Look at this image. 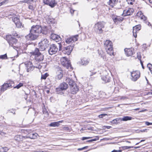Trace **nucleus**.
I'll use <instances>...</instances> for the list:
<instances>
[{
	"instance_id": "obj_25",
	"label": "nucleus",
	"mask_w": 152,
	"mask_h": 152,
	"mask_svg": "<svg viewBox=\"0 0 152 152\" xmlns=\"http://www.w3.org/2000/svg\"><path fill=\"white\" fill-rule=\"evenodd\" d=\"M102 78V80L106 83L110 82L111 79V77L108 75L103 76Z\"/></svg>"
},
{
	"instance_id": "obj_8",
	"label": "nucleus",
	"mask_w": 152,
	"mask_h": 152,
	"mask_svg": "<svg viewBox=\"0 0 152 152\" xmlns=\"http://www.w3.org/2000/svg\"><path fill=\"white\" fill-rule=\"evenodd\" d=\"M131 79L134 81H135L140 77V73L138 71H133L131 72Z\"/></svg>"
},
{
	"instance_id": "obj_61",
	"label": "nucleus",
	"mask_w": 152,
	"mask_h": 152,
	"mask_svg": "<svg viewBox=\"0 0 152 152\" xmlns=\"http://www.w3.org/2000/svg\"><path fill=\"white\" fill-rule=\"evenodd\" d=\"M23 132H24L26 134L28 132V131L27 130H23Z\"/></svg>"
},
{
	"instance_id": "obj_9",
	"label": "nucleus",
	"mask_w": 152,
	"mask_h": 152,
	"mask_svg": "<svg viewBox=\"0 0 152 152\" xmlns=\"http://www.w3.org/2000/svg\"><path fill=\"white\" fill-rule=\"evenodd\" d=\"M38 36L37 35L30 30L29 34L26 36V39L28 40H33L37 39Z\"/></svg>"
},
{
	"instance_id": "obj_17",
	"label": "nucleus",
	"mask_w": 152,
	"mask_h": 152,
	"mask_svg": "<svg viewBox=\"0 0 152 152\" xmlns=\"http://www.w3.org/2000/svg\"><path fill=\"white\" fill-rule=\"evenodd\" d=\"M134 11V10L132 8H129L127 10H124L122 15L124 16L131 15L133 13Z\"/></svg>"
},
{
	"instance_id": "obj_39",
	"label": "nucleus",
	"mask_w": 152,
	"mask_h": 152,
	"mask_svg": "<svg viewBox=\"0 0 152 152\" xmlns=\"http://www.w3.org/2000/svg\"><path fill=\"white\" fill-rule=\"evenodd\" d=\"M48 74L47 73H46L44 75H42L41 79H45L46 77L48 76Z\"/></svg>"
},
{
	"instance_id": "obj_15",
	"label": "nucleus",
	"mask_w": 152,
	"mask_h": 152,
	"mask_svg": "<svg viewBox=\"0 0 152 152\" xmlns=\"http://www.w3.org/2000/svg\"><path fill=\"white\" fill-rule=\"evenodd\" d=\"M26 66V68L27 71L28 72L33 70L34 67H33L31 62L29 61L26 62L25 63Z\"/></svg>"
},
{
	"instance_id": "obj_50",
	"label": "nucleus",
	"mask_w": 152,
	"mask_h": 152,
	"mask_svg": "<svg viewBox=\"0 0 152 152\" xmlns=\"http://www.w3.org/2000/svg\"><path fill=\"white\" fill-rule=\"evenodd\" d=\"M2 149L4 150L3 152H6L8 150V148L7 147H6L2 148Z\"/></svg>"
},
{
	"instance_id": "obj_35",
	"label": "nucleus",
	"mask_w": 152,
	"mask_h": 152,
	"mask_svg": "<svg viewBox=\"0 0 152 152\" xmlns=\"http://www.w3.org/2000/svg\"><path fill=\"white\" fill-rule=\"evenodd\" d=\"M62 130L65 131L69 132L71 130V129L67 126H64L62 128Z\"/></svg>"
},
{
	"instance_id": "obj_34",
	"label": "nucleus",
	"mask_w": 152,
	"mask_h": 152,
	"mask_svg": "<svg viewBox=\"0 0 152 152\" xmlns=\"http://www.w3.org/2000/svg\"><path fill=\"white\" fill-rule=\"evenodd\" d=\"M120 118H117L111 121L110 122L113 124H118V121L120 120Z\"/></svg>"
},
{
	"instance_id": "obj_26",
	"label": "nucleus",
	"mask_w": 152,
	"mask_h": 152,
	"mask_svg": "<svg viewBox=\"0 0 152 152\" xmlns=\"http://www.w3.org/2000/svg\"><path fill=\"white\" fill-rule=\"evenodd\" d=\"M34 1V0H24L20 1V3L23 4V3H26L28 4H31Z\"/></svg>"
},
{
	"instance_id": "obj_20",
	"label": "nucleus",
	"mask_w": 152,
	"mask_h": 152,
	"mask_svg": "<svg viewBox=\"0 0 152 152\" xmlns=\"http://www.w3.org/2000/svg\"><path fill=\"white\" fill-rule=\"evenodd\" d=\"M137 16L144 21H145L147 19V17L143 15L142 12L141 11L138 12L137 13Z\"/></svg>"
},
{
	"instance_id": "obj_49",
	"label": "nucleus",
	"mask_w": 152,
	"mask_h": 152,
	"mask_svg": "<svg viewBox=\"0 0 152 152\" xmlns=\"http://www.w3.org/2000/svg\"><path fill=\"white\" fill-rule=\"evenodd\" d=\"M8 0H5L1 2L0 3V6H1L2 5L5 4L6 2H7Z\"/></svg>"
},
{
	"instance_id": "obj_44",
	"label": "nucleus",
	"mask_w": 152,
	"mask_h": 152,
	"mask_svg": "<svg viewBox=\"0 0 152 152\" xmlns=\"http://www.w3.org/2000/svg\"><path fill=\"white\" fill-rule=\"evenodd\" d=\"M135 1V0H126L127 3L129 4H133V3Z\"/></svg>"
},
{
	"instance_id": "obj_28",
	"label": "nucleus",
	"mask_w": 152,
	"mask_h": 152,
	"mask_svg": "<svg viewBox=\"0 0 152 152\" xmlns=\"http://www.w3.org/2000/svg\"><path fill=\"white\" fill-rule=\"evenodd\" d=\"M118 0H110L109 4L112 7H113L116 4Z\"/></svg>"
},
{
	"instance_id": "obj_52",
	"label": "nucleus",
	"mask_w": 152,
	"mask_h": 152,
	"mask_svg": "<svg viewBox=\"0 0 152 152\" xmlns=\"http://www.w3.org/2000/svg\"><path fill=\"white\" fill-rule=\"evenodd\" d=\"M145 124L147 126L152 125V123H150L148 121H146L145 122Z\"/></svg>"
},
{
	"instance_id": "obj_21",
	"label": "nucleus",
	"mask_w": 152,
	"mask_h": 152,
	"mask_svg": "<svg viewBox=\"0 0 152 152\" xmlns=\"http://www.w3.org/2000/svg\"><path fill=\"white\" fill-rule=\"evenodd\" d=\"M64 122L63 120H61L57 122H54L51 123L50 124L49 126L52 127H58L60 125V123H61Z\"/></svg>"
},
{
	"instance_id": "obj_46",
	"label": "nucleus",
	"mask_w": 152,
	"mask_h": 152,
	"mask_svg": "<svg viewBox=\"0 0 152 152\" xmlns=\"http://www.w3.org/2000/svg\"><path fill=\"white\" fill-rule=\"evenodd\" d=\"M99 139L98 138L93 139L89 140L87 141V142H92L94 141H96L98 140Z\"/></svg>"
},
{
	"instance_id": "obj_60",
	"label": "nucleus",
	"mask_w": 152,
	"mask_h": 152,
	"mask_svg": "<svg viewBox=\"0 0 152 152\" xmlns=\"http://www.w3.org/2000/svg\"><path fill=\"white\" fill-rule=\"evenodd\" d=\"M58 44L59 45V50H60L61 49V45L60 44L58 43Z\"/></svg>"
},
{
	"instance_id": "obj_51",
	"label": "nucleus",
	"mask_w": 152,
	"mask_h": 152,
	"mask_svg": "<svg viewBox=\"0 0 152 152\" xmlns=\"http://www.w3.org/2000/svg\"><path fill=\"white\" fill-rule=\"evenodd\" d=\"M137 32H135V30H133V35L134 36L135 38L136 37H137V34H136Z\"/></svg>"
},
{
	"instance_id": "obj_2",
	"label": "nucleus",
	"mask_w": 152,
	"mask_h": 152,
	"mask_svg": "<svg viewBox=\"0 0 152 152\" xmlns=\"http://www.w3.org/2000/svg\"><path fill=\"white\" fill-rule=\"evenodd\" d=\"M105 23L103 22H99L96 23L94 27V30L98 34H102L103 32L102 28L104 27Z\"/></svg>"
},
{
	"instance_id": "obj_53",
	"label": "nucleus",
	"mask_w": 152,
	"mask_h": 152,
	"mask_svg": "<svg viewBox=\"0 0 152 152\" xmlns=\"http://www.w3.org/2000/svg\"><path fill=\"white\" fill-rule=\"evenodd\" d=\"M6 133L4 132L0 131V134L4 136L6 134Z\"/></svg>"
},
{
	"instance_id": "obj_3",
	"label": "nucleus",
	"mask_w": 152,
	"mask_h": 152,
	"mask_svg": "<svg viewBox=\"0 0 152 152\" xmlns=\"http://www.w3.org/2000/svg\"><path fill=\"white\" fill-rule=\"evenodd\" d=\"M49 41L47 39H43L39 43V50L43 51L45 50L49 46Z\"/></svg>"
},
{
	"instance_id": "obj_38",
	"label": "nucleus",
	"mask_w": 152,
	"mask_h": 152,
	"mask_svg": "<svg viewBox=\"0 0 152 152\" xmlns=\"http://www.w3.org/2000/svg\"><path fill=\"white\" fill-rule=\"evenodd\" d=\"M28 8L31 10H33L34 9L35 7L33 5L29 4H28Z\"/></svg>"
},
{
	"instance_id": "obj_54",
	"label": "nucleus",
	"mask_w": 152,
	"mask_h": 152,
	"mask_svg": "<svg viewBox=\"0 0 152 152\" xmlns=\"http://www.w3.org/2000/svg\"><path fill=\"white\" fill-rule=\"evenodd\" d=\"M91 138V137H83L82 138V140H83L86 139H88Z\"/></svg>"
},
{
	"instance_id": "obj_24",
	"label": "nucleus",
	"mask_w": 152,
	"mask_h": 152,
	"mask_svg": "<svg viewBox=\"0 0 152 152\" xmlns=\"http://www.w3.org/2000/svg\"><path fill=\"white\" fill-rule=\"evenodd\" d=\"M38 134L36 133H32L30 134L29 135L28 137L24 136V138H29L31 139H35L37 138V136H38Z\"/></svg>"
},
{
	"instance_id": "obj_16",
	"label": "nucleus",
	"mask_w": 152,
	"mask_h": 152,
	"mask_svg": "<svg viewBox=\"0 0 152 152\" xmlns=\"http://www.w3.org/2000/svg\"><path fill=\"white\" fill-rule=\"evenodd\" d=\"M124 51L127 56H131L134 53V49L132 48H126L124 49Z\"/></svg>"
},
{
	"instance_id": "obj_47",
	"label": "nucleus",
	"mask_w": 152,
	"mask_h": 152,
	"mask_svg": "<svg viewBox=\"0 0 152 152\" xmlns=\"http://www.w3.org/2000/svg\"><path fill=\"white\" fill-rule=\"evenodd\" d=\"M96 73V72H91V71H90L88 74L90 76H91L93 75H94Z\"/></svg>"
},
{
	"instance_id": "obj_5",
	"label": "nucleus",
	"mask_w": 152,
	"mask_h": 152,
	"mask_svg": "<svg viewBox=\"0 0 152 152\" xmlns=\"http://www.w3.org/2000/svg\"><path fill=\"white\" fill-rule=\"evenodd\" d=\"M6 40L8 41L10 46L14 47L17 42V40L14 37H12L11 35H7L6 37Z\"/></svg>"
},
{
	"instance_id": "obj_12",
	"label": "nucleus",
	"mask_w": 152,
	"mask_h": 152,
	"mask_svg": "<svg viewBox=\"0 0 152 152\" xmlns=\"http://www.w3.org/2000/svg\"><path fill=\"white\" fill-rule=\"evenodd\" d=\"M55 78L57 80H60L63 77V71L61 69L58 68L56 71Z\"/></svg>"
},
{
	"instance_id": "obj_18",
	"label": "nucleus",
	"mask_w": 152,
	"mask_h": 152,
	"mask_svg": "<svg viewBox=\"0 0 152 152\" xmlns=\"http://www.w3.org/2000/svg\"><path fill=\"white\" fill-rule=\"evenodd\" d=\"M79 90V88L76 84L70 87V92L72 94H76Z\"/></svg>"
},
{
	"instance_id": "obj_42",
	"label": "nucleus",
	"mask_w": 152,
	"mask_h": 152,
	"mask_svg": "<svg viewBox=\"0 0 152 152\" xmlns=\"http://www.w3.org/2000/svg\"><path fill=\"white\" fill-rule=\"evenodd\" d=\"M23 84L21 83H20L19 84H18L17 86L14 87V88H17L18 89L21 86H22Z\"/></svg>"
},
{
	"instance_id": "obj_14",
	"label": "nucleus",
	"mask_w": 152,
	"mask_h": 152,
	"mask_svg": "<svg viewBox=\"0 0 152 152\" xmlns=\"http://www.w3.org/2000/svg\"><path fill=\"white\" fill-rule=\"evenodd\" d=\"M73 47L74 45H72V46H69L64 48L63 50V52L65 54L69 55L71 53Z\"/></svg>"
},
{
	"instance_id": "obj_1",
	"label": "nucleus",
	"mask_w": 152,
	"mask_h": 152,
	"mask_svg": "<svg viewBox=\"0 0 152 152\" xmlns=\"http://www.w3.org/2000/svg\"><path fill=\"white\" fill-rule=\"evenodd\" d=\"M104 45L107 53L111 56L114 55L112 42L110 40H107L105 42Z\"/></svg>"
},
{
	"instance_id": "obj_37",
	"label": "nucleus",
	"mask_w": 152,
	"mask_h": 152,
	"mask_svg": "<svg viewBox=\"0 0 152 152\" xmlns=\"http://www.w3.org/2000/svg\"><path fill=\"white\" fill-rule=\"evenodd\" d=\"M16 27L18 28H20L21 27L22 24L20 22V21H18L16 22L15 23Z\"/></svg>"
},
{
	"instance_id": "obj_55",
	"label": "nucleus",
	"mask_w": 152,
	"mask_h": 152,
	"mask_svg": "<svg viewBox=\"0 0 152 152\" xmlns=\"http://www.w3.org/2000/svg\"><path fill=\"white\" fill-rule=\"evenodd\" d=\"M101 57L103 58L104 60H105L106 59V57H105V56H104V54H102L101 56Z\"/></svg>"
},
{
	"instance_id": "obj_62",
	"label": "nucleus",
	"mask_w": 152,
	"mask_h": 152,
	"mask_svg": "<svg viewBox=\"0 0 152 152\" xmlns=\"http://www.w3.org/2000/svg\"><path fill=\"white\" fill-rule=\"evenodd\" d=\"M77 150L78 151H82V150H83V148H78Z\"/></svg>"
},
{
	"instance_id": "obj_64",
	"label": "nucleus",
	"mask_w": 152,
	"mask_h": 152,
	"mask_svg": "<svg viewBox=\"0 0 152 152\" xmlns=\"http://www.w3.org/2000/svg\"><path fill=\"white\" fill-rule=\"evenodd\" d=\"M149 2L152 4V0H149Z\"/></svg>"
},
{
	"instance_id": "obj_33",
	"label": "nucleus",
	"mask_w": 152,
	"mask_h": 152,
	"mask_svg": "<svg viewBox=\"0 0 152 152\" xmlns=\"http://www.w3.org/2000/svg\"><path fill=\"white\" fill-rule=\"evenodd\" d=\"M48 32V29L46 27H42V33L43 34H46Z\"/></svg>"
},
{
	"instance_id": "obj_41",
	"label": "nucleus",
	"mask_w": 152,
	"mask_h": 152,
	"mask_svg": "<svg viewBox=\"0 0 152 152\" xmlns=\"http://www.w3.org/2000/svg\"><path fill=\"white\" fill-rule=\"evenodd\" d=\"M147 67H148L152 74V65L150 64H149L148 65Z\"/></svg>"
},
{
	"instance_id": "obj_11",
	"label": "nucleus",
	"mask_w": 152,
	"mask_h": 152,
	"mask_svg": "<svg viewBox=\"0 0 152 152\" xmlns=\"http://www.w3.org/2000/svg\"><path fill=\"white\" fill-rule=\"evenodd\" d=\"M78 37V35H76L72 37L69 38L66 40V42L68 44L72 43L77 41Z\"/></svg>"
},
{
	"instance_id": "obj_30",
	"label": "nucleus",
	"mask_w": 152,
	"mask_h": 152,
	"mask_svg": "<svg viewBox=\"0 0 152 152\" xmlns=\"http://www.w3.org/2000/svg\"><path fill=\"white\" fill-rule=\"evenodd\" d=\"M113 19L115 23H117L118 21L121 22L123 20V18L118 16H117L115 18H113Z\"/></svg>"
},
{
	"instance_id": "obj_23",
	"label": "nucleus",
	"mask_w": 152,
	"mask_h": 152,
	"mask_svg": "<svg viewBox=\"0 0 152 152\" xmlns=\"http://www.w3.org/2000/svg\"><path fill=\"white\" fill-rule=\"evenodd\" d=\"M11 86L10 84L4 83L2 86L1 88V91H4L6 90L7 88L10 87Z\"/></svg>"
},
{
	"instance_id": "obj_29",
	"label": "nucleus",
	"mask_w": 152,
	"mask_h": 152,
	"mask_svg": "<svg viewBox=\"0 0 152 152\" xmlns=\"http://www.w3.org/2000/svg\"><path fill=\"white\" fill-rule=\"evenodd\" d=\"M89 59H86L85 58L81 60V63L83 65H86L89 62Z\"/></svg>"
},
{
	"instance_id": "obj_4",
	"label": "nucleus",
	"mask_w": 152,
	"mask_h": 152,
	"mask_svg": "<svg viewBox=\"0 0 152 152\" xmlns=\"http://www.w3.org/2000/svg\"><path fill=\"white\" fill-rule=\"evenodd\" d=\"M31 53L33 55H35V58L37 61H42L43 60L44 56L39 52V50L38 48H36Z\"/></svg>"
},
{
	"instance_id": "obj_63",
	"label": "nucleus",
	"mask_w": 152,
	"mask_h": 152,
	"mask_svg": "<svg viewBox=\"0 0 152 152\" xmlns=\"http://www.w3.org/2000/svg\"><path fill=\"white\" fill-rule=\"evenodd\" d=\"M87 146H85L83 148V150L86 149L87 148Z\"/></svg>"
},
{
	"instance_id": "obj_36",
	"label": "nucleus",
	"mask_w": 152,
	"mask_h": 152,
	"mask_svg": "<svg viewBox=\"0 0 152 152\" xmlns=\"http://www.w3.org/2000/svg\"><path fill=\"white\" fill-rule=\"evenodd\" d=\"M12 20L15 23L16 22L19 20V18H17L16 16H14L12 18Z\"/></svg>"
},
{
	"instance_id": "obj_56",
	"label": "nucleus",
	"mask_w": 152,
	"mask_h": 152,
	"mask_svg": "<svg viewBox=\"0 0 152 152\" xmlns=\"http://www.w3.org/2000/svg\"><path fill=\"white\" fill-rule=\"evenodd\" d=\"M36 152H48V151H41L40 150H39L38 151H36Z\"/></svg>"
},
{
	"instance_id": "obj_57",
	"label": "nucleus",
	"mask_w": 152,
	"mask_h": 152,
	"mask_svg": "<svg viewBox=\"0 0 152 152\" xmlns=\"http://www.w3.org/2000/svg\"><path fill=\"white\" fill-rule=\"evenodd\" d=\"M147 130H148V129H144L143 130H140V131L141 132H144L146 131Z\"/></svg>"
},
{
	"instance_id": "obj_31",
	"label": "nucleus",
	"mask_w": 152,
	"mask_h": 152,
	"mask_svg": "<svg viewBox=\"0 0 152 152\" xmlns=\"http://www.w3.org/2000/svg\"><path fill=\"white\" fill-rule=\"evenodd\" d=\"M120 120L121 121H126L128 120H130L132 119V118L131 117H129L128 116H126L122 118H120Z\"/></svg>"
},
{
	"instance_id": "obj_19",
	"label": "nucleus",
	"mask_w": 152,
	"mask_h": 152,
	"mask_svg": "<svg viewBox=\"0 0 152 152\" xmlns=\"http://www.w3.org/2000/svg\"><path fill=\"white\" fill-rule=\"evenodd\" d=\"M51 38L56 42L59 41L61 40V38L58 35L54 34H52L50 36Z\"/></svg>"
},
{
	"instance_id": "obj_27",
	"label": "nucleus",
	"mask_w": 152,
	"mask_h": 152,
	"mask_svg": "<svg viewBox=\"0 0 152 152\" xmlns=\"http://www.w3.org/2000/svg\"><path fill=\"white\" fill-rule=\"evenodd\" d=\"M66 82L69 83L71 86L74 84H75L73 80L69 78H67L66 79Z\"/></svg>"
},
{
	"instance_id": "obj_43",
	"label": "nucleus",
	"mask_w": 152,
	"mask_h": 152,
	"mask_svg": "<svg viewBox=\"0 0 152 152\" xmlns=\"http://www.w3.org/2000/svg\"><path fill=\"white\" fill-rule=\"evenodd\" d=\"M23 137L22 136H20V135H18L15 136V140L18 141H20V137Z\"/></svg>"
},
{
	"instance_id": "obj_32",
	"label": "nucleus",
	"mask_w": 152,
	"mask_h": 152,
	"mask_svg": "<svg viewBox=\"0 0 152 152\" xmlns=\"http://www.w3.org/2000/svg\"><path fill=\"white\" fill-rule=\"evenodd\" d=\"M141 29V26L140 25H137L133 27V30H135V32L139 31Z\"/></svg>"
},
{
	"instance_id": "obj_6",
	"label": "nucleus",
	"mask_w": 152,
	"mask_h": 152,
	"mask_svg": "<svg viewBox=\"0 0 152 152\" xmlns=\"http://www.w3.org/2000/svg\"><path fill=\"white\" fill-rule=\"evenodd\" d=\"M60 61L61 64L66 67L67 69H68L69 67L71 68V64L70 61L66 57H62Z\"/></svg>"
},
{
	"instance_id": "obj_40",
	"label": "nucleus",
	"mask_w": 152,
	"mask_h": 152,
	"mask_svg": "<svg viewBox=\"0 0 152 152\" xmlns=\"http://www.w3.org/2000/svg\"><path fill=\"white\" fill-rule=\"evenodd\" d=\"M133 147L132 146H124L122 147V148L124 150H126L131 148H132Z\"/></svg>"
},
{
	"instance_id": "obj_13",
	"label": "nucleus",
	"mask_w": 152,
	"mask_h": 152,
	"mask_svg": "<svg viewBox=\"0 0 152 152\" xmlns=\"http://www.w3.org/2000/svg\"><path fill=\"white\" fill-rule=\"evenodd\" d=\"M43 2L45 4L52 8L54 7L57 4L55 0H43Z\"/></svg>"
},
{
	"instance_id": "obj_22",
	"label": "nucleus",
	"mask_w": 152,
	"mask_h": 152,
	"mask_svg": "<svg viewBox=\"0 0 152 152\" xmlns=\"http://www.w3.org/2000/svg\"><path fill=\"white\" fill-rule=\"evenodd\" d=\"M68 87L67 84L65 82L61 83L60 86V87L61 90L66 89L68 88Z\"/></svg>"
},
{
	"instance_id": "obj_10",
	"label": "nucleus",
	"mask_w": 152,
	"mask_h": 152,
	"mask_svg": "<svg viewBox=\"0 0 152 152\" xmlns=\"http://www.w3.org/2000/svg\"><path fill=\"white\" fill-rule=\"evenodd\" d=\"M58 50V48L57 46L55 44H52L50 45L48 52L50 55H52L55 54Z\"/></svg>"
},
{
	"instance_id": "obj_59",
	"label": "nucleus",
	"mask_w": 152,
	"mask_h": 152,
	"mask_svg": "<svg viewBox=\"0 0 152 152\" xmlns=\"http://www.w3.org/2000/svg\"><path fill=\"white\" fill-rule=\"evenodd\" d=\"M146 23L149 26H151V23L148 22H146Z\"/></svg>"
},
{
	"instance_id": "obj_7",
	"label": "nucleus",
	"mask_w": 152,
	"mask_h": 152,
	"mask_svg": "<svg viewBox=\"0 0 152 152\" xmlns=\"http://www.w3.org/2000/svg\"><path fill=\"white\" fill-rule=\"evenodd\" d=\"M30 30L38 36L39 34L42 33V27L39 25L33 26Z\"/></svg>"
},
{
	"instance_id": "obj_48",
	"label": "nucleus",
	"mask_w": 152,
	"mask_h": 152,
	"mask_svg": "<svg viewBox=\"0 0 152 152\" xmlns=\"http://www.w3.org/2000/svg\"><path fill=\"white\" fill-rule=\"evenodd\" d=\"M107 115V114H101L99 115L98 117L100 118H102L104 117Z\"/></svg>"
},
{
	"instance_id": "obj_58",
	"label": "nucleus",
	"mask_w": 152,
	"mask_h": 152,
	"mask_svg": "<svg viewBox=\"0 0 152 152\" xmlns=\"http://www.w3.org/2000/svg\"><path fill=\"white\" fill-rule=\"evenodd\" d=\"M74 10H73L72 9H70V12L72 14L74 13Z\"/></svg>"
},
{
	"instance_id": "obj_45",
	"label": "nucleus",
	"mask_w": 152,
	"mask_h": 152,
	"mask_svg": "<svg viewBox=\"0 0 152 152\" xmlns=\"http://www.w3.org/2000/svg\"><path fill=\"white\" fill-rule=\"evenodd\" d=\"M7 58V55L6 54L3 55H0V59H4Z\"/></svg>"
}]
</instances>
